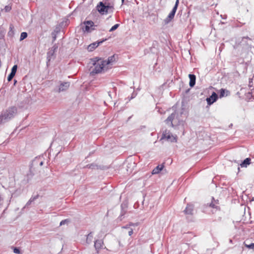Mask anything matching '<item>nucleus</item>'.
Instances as JSON below:
<instances>
[{
	"instance_id": "1",
	"label": "nucleus",
	"mask_w": 254,
	"mask_h": 254,
	"mask_svg": "<svg viewBox=\"0 0 254 254\" xmlns=\"http://www.w3.org/2000/svg\"><path fill=\"white\" fill-rule=\"evenodd\" d=\"M172 109L174 112L165 120V123L174 128L181 127L183 129H184L186 122L181 118L184 114V108H182L180 110H177V105H175L172 107Z\"/></svg>"
},
{
	"instance_id": "2",
	"label": "nucleus",
	"mask_w": 254,
	"mask_h": 254,
	"mask_svg": "<svg viewBox=\"0 0 254 254\" xmlns=\"http://www.w3.org/2000/svg\"><path fill=\"white\" fill-rule=\"evenodd\" d=\"M91 62L94 68L90 71L91 75H94L96 74L100 73L102 71H106L108 67H106L104 63L102 62L103 60L99 57H95L90 59Z\"/></svg>"
},
{
	"instance_id": "3",
	"label": "nucleus",
	"mask_w": 254,
	"mask_h": 254,
	"mask_svg": "<svg viewBox=\"0 0 254 254\" xmlns=\"http://www.w3.org/2000/svg\"><path fill=\"white\" fill-rule=\"evenodd\" d=\"M44 161L42 157H36L31 162L29 166V171L27 174V181L31 180L33 177L36 174L37 169L39 166L43 165Z\"/></svg>"
},
{
	"instance_id": "4",
	"label": "nucleus",
	"mask_w": 254,
	"mask_h": 254,
	"mask_svg": "<svg viewBox=\"0 0 254 254\" xmlns=\"http://www.w3.org/2000/svg\"><path fill=\"white\" fill-rule=\"evenodd\" d=\"M97 11L102 15L113 13L114 10V3H105L99 2L96 6Z\"/></svg>"
},
{
	"instance_id": "5",
	"label": "nucleus",
	"mask_w": 254,
	"mask_h": 254,
	"mask_svg": "<svg viewBox=\"0 0 254 254\" xmlns=\"http://www.w3.org/2000/svg\"><path fill=\"white\" fill-rule=\"evenodd\" d=\"M16 107H11L8 108L0 116V125L8 122L16 115Z\"/></svg>"
},
{
	"instance_id": "6",
	"label": "nucleus",
	"mask_w": 254,
	"mask_h": 254,
	"mask_svg": "<svg viewBox=\"0 0 254 254\" xmlns=\"http://www.w3.org/2000/svg\"><path fill=\"white\" fill-rule=\"evenodd\" d=\"M166 140L171 142H176L177 141V136H174L169 130L165 129L162 133V137L160 141Z\"/></svg>"
},
{
	"instance_id": "7",
	"label": "nucleus",
	"mask_w": 254,
	"mask_h": 254,
	"mask_svg": "<svg viewBox=\"0 0 254 254\" xmlns=\"http://www.w3.org/2000/svg\"><path fill=\"white\" fill-rule=\"evenodd\" d=\"M83 24L84 25V26L82 27L83 31L88 33L91 32L92 31L95 30V27L97 26L91 20H85L83 22Z\"/></svg>"
},
{
	"instance_id": "8",
	"label": "nucleus",
	"mask_w": 254,
	"mask_h": 254,
	"mask_svg": "<svg viewBox=\"0 0 254 254\" xmlns=\"http://www.w3.org/2000/svg\"><path fill=\"white\" fill-rule=\"evenodd\" d=\"M179 4V0H176L175 5L168 16L164 19L165 24H168L174 17Z\"/></svg>"
},
{
	"instance_id": "9",
	"label": "nucleus",
	"mask_w": 254,
	"mask_h": 254,
	"mask_svg": "<svg viewBox=\"0 0 254 254\" xmlns=\"http://www.w3.org/2000/svg\"><path fill=\"white\" fill-rule=\"evenodd\" d=\"M218 99V95L215 92H213L211 95L207 97L206 99L207 103L208 105H211L215 102Z\"/></svg>"
},
{
	"instance_id": "10",
	"label": "nucleus",
	"mask_w": 254,
	"mask_h": 254,
	"mask_svg": "<svg viewBox=\"0 0 254 254\" xmlns=\"http://www.w3.org/2000/svg\"><path fill=\"white\" fill-rule=\"evenodd\" d=\"M106 40H107V39H103L100 41H97V42H93V43H91L87 47L88 51L89 52L93 51L97 47H98L100 44H102L103 42H104Z\"/></svg>"
},
{
	"instance_id": "11",
	"label": "nucleus",
	"mask_w": 254,
	"mask_h": 254,
	"mask_svg": "<svg viewBox=\"0 0 254 254\" xmlns=\"http://www.w3.org/2000/svg\"><path fill=\"white\" fill-rule=\"evenodd\" d=\"M84 168H89L91 169H96V170H104L105 169V167L104 166L98 165L96 163H93L90 164H87L85 167Z\"/></svg>"
},
{
	"instance_id": "12",
	"label": "nucleus",
	"mask_w": 254,
	"mask_h": 254,
	"mask_svg": "<svg viewBox=\"0 0 254 254\" xmlns=\"http://www.w3.org/2000/svg\"><path fill=\"white\" fill-rule=\"evenodd\" d=\"M194 205L191 204H188L184 212L186 215H193Z\"/></svg>"
},
{
	"instance_id": "13",
	"label": "nucleus",
	"mask_w": 254,
	"mask_h": 254,
	"mask_svg": "<svg viewBox=\"0 0 254 254\" xmlns=\"http://www.w3.org/2000/svg\"><path fill=\"white\" fill-rule=\"evenodd\" d=\"M128 207L127 202L126 201H124L121 205V212L120 217H122L125 215L127 212V208Z\"/></svg>"
},
{
	"instance_id": "14",
	"label": "nucleus",
	"mask_w": 254,
	"mask_h": 254,
	"mask_svg": "<svg viewBox=\"0 0 254 254\" xmlns=\"http://www.w3.org/2000/svg\"><path fill=\"white\" fill-rule=\"evenodd\" d=\"M103 241L102 240H97L94 242V247L97 253L103 247Z\"/></svg>"
},
{
	"instance_id": "15",
	"label": "nucleus",
	"mask_w": 254,
	"mask_h": 254,
	"mask_svg": "<svg viewBox=\"0 0 254 254\" xmlns=\"http://www.w3.org/2000/svg\"><path fill=\"white\" fill-rule=\"evenodd\" d=\"M116 61V58L115 55H113L112 56H110L108 57V59L107 60H104L102 62L104 63V64H106V65H108L110 64H112L115 62Z\"/></svg>"
},
{
	"instance_id": "16",
	"label": "nucleus",
	"mask_w": 254,
	"mask_h": 254,
	"mask_svg": "<svg viewBox=\"0 0 254 254\" xmlns=\"http://www.w3.org/2000/svg\"><path fill=\"white\" fill-rule=\"evenodd\" d=\"M189 77L190 78L189 85L190 87H193L195 84L196 76L194 74H190Z\"/></svg>"
},
{
	"instance_id": "17",
	"label": "nucleus",
	"mask_w": 254,
	"mask_h": 254,
	"mask_svg": "<svg viewBox=\"0 0 254 254\" xmlns=\"http://www.w3.org/2000/svg\"><path fill=\"white\" fill-rule=\"evenodd\" d=\"M69 82H65L61 84L59 86V91H64L66 90L69 86Z\"/></svg>"
},
{
	"instance_id": "18",
	"label": "nucleus",
	"mask_w": 254,
	"mask_h": 254,
	"mask_svg": "<svg viewBox=\"0 0 254 254\" xmlns=\"http://www.w3.org/2000/svg\"><path fill=\"white\" fill-rule=\"evenodd\" d=\"M54 52L50 50L47 53V64L48 65V63L52 59H54L55 58Z\"/></svg>"
},
{
	"instance_id": "19",
	"label": "nucleus",
	"mask_w": 254,
	"mask_h": 254,
	"mask_svg": "<svg viewBox=\"0 0 254 254\" xmlns=\"http://www.w3.org/2000/svg\"><path fill=\"white\" fill-rule=\"evenodd\" d=\"M164 168V164H162L161 165H159L157 166H156L152 171V174H157L159 173Z\"/></svg>"
},
{
	"instance_id": "20",
	"label": "nucleus",
	"mask_w": 254,
	"mask_h": 254,
	"mask_svg": "<svg viewBox=\"0 0 254 254\" xmlns=\"http://www.w3.org/2000/svg\"><path fill=\"white\" fill-rule=\"evenodd\" d=\"M251 163V159L250 158H247L240 164L241 167H247Z\"/></svg>"
},
{
	"instance_id": "21",
	"label": "nucleus",
	"mask_w": 254,
	"mask_h": 254,
	"mask_svg": "<svg viewBox=\"0 0 254 254\" xmlns=\"http://www.w3.org/2000/svg\"><path fill=\"white\" fill-rule=\"evenodd\" d=\"M230 92L228 90L225 89L221 88L219 91V97L220 98H222L225 96H228Z\"/></svg>"
},
{
	"instance_id": "22",
	"label": "nucleus",
	"mask_w": 254,
	"mask_h": 254,
	"mask_svg": "<svg viewBox=\"0 0 254 254\" xmlns=\"http://www.w3.org/2000/svg\"><path fill=\"white\" fill-rule=\"evenodd\" d=\"M14 34V26L11 24L9 26V30L8 32L7 35L9 37H12Z\"/></svg>"
},
{
	"instance_id": "23",
	"label": "nucleus",
	"mask_w": 254,
	"mask_h": 254,
	"mask_svg": "<svg viewBox=\"0 0 254 254\" xmlns=\"http://www.w3.org/2000/svg\"><path fill=\"white\" fill-rule=\"evenodd\" d=\"M93 239V233L92 232H90L87 236H86V242L87 244H90Z\"/></svg>"
},
{
	"instance_id": "24",
	"label": "nucleus",
	"mask_w": 254,
	"mask_h": 254,
	"mask_svg": "<svg viewBox=\"0 0 254 254\" xmlns=\"http://www.w3.org/2000/svg\"><path fill=\"white\" fill-rule=\"evenodd\" d=\"M5 33V30L2 27H0V40L3 39Z\"/></svg>"
},
{
	"instance_id": "25",
	"label": "nucleus",
	"mask_w": 254,
	"mask_h": 254,
	"mask_svg": "<svg viewBox=\"0 0 254 254\" xmlns=\"http://www.w3.org/2000/svg\"><path fill=\"white\" fill-rule=\"evenodd\" d=\"M28 34L25 32H23L21 33L20 37V41H22L25 38L27 37Z\"/></svg>"
},
{
	"instance_id": "26",
	"label": "nucleus",
	"mask_w": 254,
	"mask_h": 254,
	"mask_svg": "<svg viewBox=\"0 0 254 254\" xmlns=\"http://www.w3.org/2000/svg\"><path fill=\"white\" fill-rule=\"evenodd\" d=\"M209 206L212 208H215L217 210L220 209L219 206L216 205L213 201H212V202L210 203Z\"/></svg>"
},
{
	"instance_id": "27",
	"label": "nucleus",
	"mask_w": 254,
	"mask_h": 254,
	"mask_svg": "<svg viewBox=\"0 0 254 254\" xmlns=\"http://www.w3.org/2000/svg\"><path fill=\"white\" fill-rule=\"evenodd\" d=\"M120 26L119 24H116L113 26L111 27V28L109 30L110 32H112L116 30Z\"/></svg>"
},
{
	"instance_id": "28",
	"label": "nucleus",
	"mask_w": 254,
	"mask_h": 254,
	"mask_svg": "<svg viewBox=\"0 0 254 254\" xmlns=\"http://www.w3.org/2000/svg\"><path fill=\"white\" fill-rule=\"evenodd\" d=\"M17 65H13L11 68L10 72L15 74L16 71H17Z\"/></svg>"
},
{
	"instance_id": "29",
	"label": "nucleus",
	"mask_w": 254,
	"mask_h": 254,
	"mask_svg": "<svg viewBox=\"0 0 254 254\" xmlns=\"http://www.w3.org/2000/svg\"><path fill=\"white\" fill-rule=\"evenodd\" d=\"M245 245L247 248H248L250 249H252L254 251V243H251L250 245L245 244Z\"/></svg>"
},
{
	"instance_id": "30",
	"label": "nucleus",
	"mask_w": 254,
	"mask_h": 254,
	"mask_svg": "<svg viewBox=\"0 0 254 254\" xmlns=\"http://www.w3.org/2000/svg\"><path fill=\"white\" fill-rule=\"evenodd\" d=\"M15 74H13V73H12L10 72V73L9 74V75H8V77H7V80H8V81H11V80L12 79V78H13V77L15 76Z\"/></svg>"
},
{
	"instance_id": "31",
	"label": "nucleus",
	"mask_w": 254,
	"mask_h": 254,
	"mask_svg": "<svg viewBox=\"0 0 254 254\" xmlns=\"http://www.w3.org/2000/svg\"><path fill=\"white\" fill-rule=\"evenodd\" d=\"M58 45L55 44L51 48V50L53 52H54V53H55L57 51V50L58 49Z\"/></svg>"
},
{
	"instance_id": "32",
	"label": "nucleus",
	"mask_w": 254,
	"mask_h": 254,
	"mask_svg": "<svg viewBox=\"0 0 254 254\" xmlns=\"http://www.w3.org/2000/svg\"><path fill=\"white\" fill-rule=\"evenodd\" d=\"M4 9L5 12H9L11 9V7L9 5H6Z\"/></svg>"
},
{
	"instance_id": "33",
	"label": "nucleus",
	"mask_w": 254,
	"mask_h": 254,
	"mask_svg": "<svg viewBox=\"0 0 254 254\" xmlns=\"http://www.w3.org/2000/svg\"><path fill=\"white\" fill-rule=\"evenodd\" d=\"M13 252L15 254H20V250L19 248H16V247H14V249H13Z\"/></svg>"
},
{
	"instance_id": "34",
	"label": "nucleus",
	"mask_w": 254,
	"mask_h": 254,
	"mask_svg": "<svg viewBox=\"0 0 254 254\" xmlns=\"http://www.w3.org/2000/svg\"><path fill=\"white\" fill-rule=\"evenodd\" d=\"M69 221L68 220V219L63 220L60 222V225L62 226L64 225L65 223L68 222Z\"/></svg>"
},
{
	"instance_id": "35",
	"label": "nucleus",
	"mask_w": 254,
	"mask_h": 254,
	"mask_svg": "<svg viewBox=\"0 0 254 254\" xmlns=\"http://www.w3.org/2000/svg\"><path fill=\"white\" fill-rule=\"evenodd\" d=\"M39 194H37L35 196H32L31 198H30V200H31V201L33 202L34 201V200H35L36 199H37L38 197H39Z\"/></svg>"
},
{
	"instance_id": "36",
	"label": "nucleus",
	"mask_w": 254,
	"mask_h": 254,
	"mask_svg": "<svg viewBox=\"0 0 254 254\" xmlns=\"http://www.w3.org/2000/svg\"><path fill=\"white\" fill-rule=\"evenodd\" d=\"M136 95V93H134V92L132 93L131 96L130 97L129 100L134 98Z\"/></svg>"
},
{
	"instance_id": "37",
	"label": "nucleus",
	"mask_w": 254,
	"mask_h": 254,
	"mask_svg": "<svg viewBox=\"0 0 254 254\" xmlns=\"http://www.w3.org/2000/svg\"><path fill=\"white\" fill-rule=\"evenodd\" d=\"M32 202V201H31V200L29 199L28 202L26 203V205H25V207H28L29 205H30L31 204V203Z\"/></svg>"
},
{
	"instance_id": "38",
	"label": "nucleus",
	"mask_w": 254,
	"mask_h": 254,
	"mask_svg": "<svg viewBox=\"0 0 254 254\" xmlns=\"http://www.w3.org/2000/svg\"><path fill=\"white\" fill-rule=\"evenodd\" d=\"M212 201H213L216 205H217L219 203L218 200H215L213 197L212 198Z\"/></svg>"
},
{
	"instance_id": "39",
	"label": "nucleus",
	"mask_w": 254,
	"mask_h": 254,
	"mask_svg": "<svg viewBox=\"0 0 254 254\" xmlns=\"http://www.w3.org/2000/svg\"><path fill=\"white\" fill-rule=\"evenodd\" d=\"M102 2H103V3H113V2H111L110 0H103Z\"/></svg>"
},
{
	"instance_id": "40",
	"label": "nucleus",
	"mask_w": 254,
	"mask_h": 254,
	"mask_svg": "<svg viewBox=\"0 0 254 254\" xmlns=\"http://www.w3.org/2000/svg\"><path fill=\"white\" fill-rule=\"evenodd\" d=\"M133 234V230L132 229H130V230L128 231V235L131 236Z\"/></svg>"
},
{
	"instance_id": "41",
	"label": "nucleus",
	"mask_w": 254,
	"mask_h": 254,
	"mask_svg": "<svg viewBox=\"0 0 254 254\" xmlns=\"http://www.w3.org/2000/svg\"><path fill=\"white\" fill-rule=\"evenodd\" d=\"M137 225H138L137 223H130L129 224V226H137Z\"/></svg>"
},
{
	"instance_id": "42",
	"label": "nucleus",
	"mask_w": 254,
	"mask_h": 254,
	"mask_svg": "<svg viewBox=\"0 0 254 254\" xmlns=\"http://www.w3.org/2000/svg\"><path fill=\"white\" fill-rule=\"evenodd\" d=\"M129 224H127L124 226L123 227V228H125V229H127V228H129Z\"/></svg>"
},
{
	"instance_id": "43",
	"label": "nucleus",
	"mask_w": 254,
	"mask_h": 254,
	"mask_svg": "<svg viewBox=\"0 0 254 254\" xmlns=\"http://www.w3.org/2000/svg\"><path fill=\"white\" fill-rule=\"evenodd\" d=\"M56 39V35H54V36H53V42H54Z\"/></svg>"
},
{
	"instance_id": "44",
	"label": "nucleus",
	"mask_w": 254,
	"mask_h": 254,
	"mask_svg": "<svg viewBox=\"0 0 254 254\" xmlns=\"http://www.w3.org/2000/svg\"><path fill=\"white\" fill-rule=\"evenodd\" d=\"M244 39H249V40L250 41H252L251 39L249 37L247 36V37H244L243 38V40Z\"/></svg>"
},
{
	"instance_id": "45",
	"label": "nucleus",
	"mask_w": 254,
	"mask_h": 254,
	"mask_svg": "<svg viewBox=\"0 0 254 254\" xmlns=\"http://www.w3.org/2000/svg\"><path fill=\"white\" fill-rule=\"evenodd\" d=\"M124 1H125V0H122V3H123L124 2Z\"/></svg>"
},
{
	"instance_id": "46",
	"label": "nucleus",
	"mask_w": 254,
	"mask_h": 254,
	"mask_svg": "<svg viewBox=\"0 0 254 254\" xmlns=\"http://www.w3.org/2000/svg\"><path fill=\"white\" fill-rule=\"evenodd\" d=\"M92 154H93V152L90 153L89 154V156L92 155Z\"/></svg>"
},
{
	"instance_id": "47",
	"label": "nucleus",
	"mask_w": 254,
	"mask_h": 254,
	"mask_svg": "<svg viewBox=\"0 0 254 254\" xmlns=\"http://www.w3.org/2000/svg\"><path fill=\"white\" fill-rule=\"evenodd\" d=\"M92 154H93V152L90 153L89 154V156L92 155Z\"/></svg>"
},
{
	"instance_id": "48",
	"label": "nucleus",
	"mask_w": 254,
	"mask_h": 254,
	"mask_svg": "<svg viewBox=\"0 0 254 254\" xmlns=\"http://www.w3.org/2000/svg\"><path fill=\"white\" fill-rule=\"evenodd\" d=\"M92 154H93V152L90 153L89 154V156L92 155Z\"/></svg>"
},
{
	"instance_id": "49",
	"label": "nucleus",
	"mask_w": 254,
	"mask_h": 254,
	"mask_svg": "<svg viewBox=\"0 0 254 254\" xmlns=\"http://www.w3.org/2000/svg\"><path fill=\"white\" fill-rule=\"evenodd\" d=\"M116 104H117V103H116V102H115V103H114V106H115L116 105Z\"/></svg>"
},
{
	"instance_id": "50",
	"label": "nucleus",
	"mask_w": 254,
	"mask_h": 254,
	"mask_svg": "<svg viewBox=\"0 0 254 254\" xmlns=\"http://www.w3.org/2000/svg\"><path fill=\"white\" fill-rule=\"evenodd\" d=\"M238 170H239V171H240V168L239 167L238 168Z\"/></svg>"
},
{
	"instance_id": "51",
	"label": "nucleus",
	"mask_w": 254,
	"mask_h": 254,
	"mask_svg": "<svg viewBox=\"0 0 254 254\" xmlns=\"http://www.w3.org/2000/svg\"><path fill=\"white\" fill-rule=\"evenodd\" d=\"M224 23V22H221V24H223Z\"/></svg>"
},
{
	"instance_id": "52",
	"label": "nucleus",
	"mask_w": 254,
	"mask_h": 254,
	"mask_svg": "<svg viewBox=\"0 0 254 254\" xmlns=\"http://www.w3.org/2000/svg\"><path fill=\"white\" fill-rule=\"evenodd\" d=\"M16 82V80H14V83H15Z\"/></svg>"
}]
</instances>
